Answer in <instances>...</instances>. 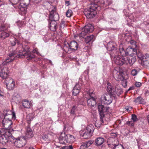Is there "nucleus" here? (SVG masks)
<instances>
[{"label": "nucleus", "instance_id": "nucleus-26", "mask_svg": "<svg viewBox=\"0 0 149 149\" xmlns=\"http://www.w3.org/2000/svg\"><path fill=\"white\" fill-rule=\"evenodd\" d=\"M11 83L9 84L8 82L6 81V84L7 88L8 89L11 90L14 88L15 85V81L13 80H11Z\"/></svg>", "mask_w": 149, "mask_h": 149}, {"label": "nucleus", "instance_id": "nucleus-20", "mask_svg": "<svg viewBox=\"0 0 149 149\" xmlns=\"http://www.w3.org/2000/svg\"><path fill=\"white\" fill-rule=\"evenodd\" d=\"M93 141L90 140L81 143V145L80 147V149H84L90 146L93 143Z\"/></svg>", "mask_w": 149, "mask_h": 149}, {"label": "nucleus", "instance_id": "nucleus-13", "mask_svg": "<svg viewBox=\"0 0 149 149\" xmlns=\"http://www.w3.org/2000/svg\"><path fill=\"white\" fill-rule=\"evenodd\" d=\"M2 123L4 127L2 129H3L4 131H6L8 130L11 132L13 131V129L12 128V122L11 120L3 119L2 120Z\"/></svg>", "mask_w": 149, "mask_h": 149}, {"label": "nucleus", "instance_id": "nucleus-55", "mask_svg": "<svg viewBox=\"0 0 149 149\" xmlns=\"http://www.w3.org/2000/svg\"><path fill=\"white\" fill-rule=\"evenodd\" d=\"M4 28L5 26L3 25H2L0 28V29L1 31H4V30H5V29H4Z\"/></svg>", "mask_w": 149, "mask_h": 149}, {"label": "nucleus", "instance_id": "nucleus-52", "mask_svg": "<svg viewBox=\"0 0 149 149\" xmlns=\"http://www.w3.org/2000/svg\"><path fill=\"white\" fill-rule=\"evenodd\" d=\"M5 4L6 3L4 1L0 0V7Z\"/></svg>", "mask_w": 149, "mask_h": 149}, {"label": "nucleus", "instance_id": "nucleus-58", "mask_svg": "<svg viewBox=\"0 0 149 149\" xmlns=\"http://www.w3.org/2000/svg\"><path fill=\"white\" fill-rule=\"evenodd\" d=\"M123 92L121 89H120L119 90V93H117V94L118 95H120Z\"/></svg>", "mask_w": 149, "mask_h": 149}, {"label": "nucleus", "instance_id": "nucleus-2", "mask_svg": "<svg viewBox=\"0 0 149 149\" xmlns=\"http://www.w3.org/2000/svg\"><path fill=\"white\" fill-rule=\"evenodd\" d=\"M0 134L1 136H0V142L4 145L9 141L12 142L14 140V138L12 136L11 132L7 130L6 131L3 129L0 130Z\"/></svg>", "mask_w": 149, "mask_h": 149}, {"label": "nucleus", "instance_id": "nucleus-47", "mask_svg": "<svg viewBox=\"0 0 149 149\" xmlns=\"http://www.w3.org/2000/svg\"><path fill=\"white\" fill-rule=\"evenodd\" d=\"M126 124L127 125H128L129 126H133L134 125V123L132 122V121H128V122H127L126 123Z\"/></svg>", "mask_w": 149, "mask_h": 149}, {"label": "nucleus", "instance_id": "nucleus-27", "mask_svg": "<svg viewBox=\"0 0 149 149\" xmlns=\"http://www.w3.org/2000/svg\"><path fill=\"white\" fill-rule=\"evenodd\" d=\"M12 100L17 104L19 103L21 100V97L18 94H15L12 97Z\"/></svg>", "mask_w": 149, "mask_h": 149}, {"label": "nucleus", "instance_id": "nucleus-59", "mask_svg": "<svg viewBox=\"0 0 149 149\" xmlns=\"http://www.w3.org/2000/svg\"><path fill=\"white\" fill-rule=\"evenodd\" d=\"M134 86H132L128 90V91H129L130 90H134Z\"/></svg>", "mask_w": 149, "mask_h": 149}, {"label": "nucleus", "instance_id": "nucleus-25", "mask_svg": "<svg viewBox=\"0 0 149 149\" xmlns=\"http://www.w3.org/2000/svg\"><path fill=\"white\" fill-rule=\"evenodd\" d=\"M56 21H51L50 23V29L52 31H55L57 28Z\"/></svg>", "mask_w": 149, "mask_h": 149}, {"label": "nucleus", "instance_id": "nucleus-6", "mask_svg": "<svg viewBox=\"0 0 149 149\" xmlns=\"http://www.w3.org/2000/svg\"><path fill=\"white\" fill-rule=\"evenodd\" d=\"M94 129V127L92 124L88 125L84 131L80 132V135L83 138L86 139L90 137Z\"/></svg>", "mask_w": 149, "mask_h": 149}, {"label": "nucleus", "instance_id": "nucleus-14", "mask_svg": "<svg viewBox=\"0 0 149 149\" xmlns=\"http://www.w3.org/2000/svg\"><path fill=\"white\" fill-rule=\"evenodd\" d=\"M93 29V26L91 24H88L82 29L81 34H83L84 36H85L87 33H89L92 32Z\"/></svg>", "mask_w": 149, "mask_h": 149}, {"label": "nucleus", "instance_id": "nucleus-10", "mask_svg": "<svg viewBox=\"0 0 149 149\" xmlns=\"http://www.w3.org/2000/svg\"><path fill=\"white\" fill-rule=\"evenodd\" d=\"M88 93L90 97V98L87 100V104L90 107H93L96 105V104L95 100L96 99L95 95L94 93L92 91H89Z\"/></svg>", "mask_w": 149, "mask_h": 149}, {"label": "nucleus", "instance_id": "nucleus-9", "mask_svg": "<svg viewBox=\"0 0 149 149\" xmlns=\"http://www.w3.org/2000/svg\"><path fill=\"white\" fill-rule=\"evenodd\" d=\"M121 56L116 55L114 57V61L117 65H122L124 64H127V61L126 58L124 56L121 54Z\"/></svg>", "mask_w": 149, "mask_h": 149}, {"label": "nucleus", "instance_id": "nucleus-63", "mask_svg": "<svg viewBox=\"0 0 149 149\" xmlns=\"http://www.w3.org/2000/svg\"><path fill=\"white\" fill-rule=\"evenodd\" d=\"M49 63H50L52 65H53V64H52V61H51V60H49Z\"/></svg>", "mask_w": 149, "mask_h": 149}, {"label": "nucleus", "instance_id": "nucleus-18", "mask_svg": "<svg viewBox=\"0 0 149 149\" xmlns=\"http://www.w3.org/2000/svg\"><path fill=\"white\" fill-rule=\"evenodd\" d=\"M137 56L140 60L143 61V62H144L149 60V55L147 54L143 55L141 53L139 52L138 53Z\"/></svg>", "mask_w": 149, "mask_h": 149}, {"label": "nucleus", "instance_id": "nucleus-45", "mask_svg": "<svg viewBox=\"0 0 149 149\" xmlns=\"http://www.w3.org/2000/svg\"><path fill=\"white\" fill-rule=\"evenodd\" d=\"M16 39L20 41V40L22 39V37L21 36V33H19L16 36Z\"/></svg>", "mask_w": 149, "mask_h": 149}, {"label": "nucleus", "instance_id": "nucleus-33", "mask_svg": "<svg viewBox=\"0 0 149 149\" xmlns=\"http://www.w3.org/2000/svg\"><path fill=\"white\" fill-rule=\"evenodd\" d=\"M34 117V115L33 113H29L26 116V119L28 123H29Z\"/></svg>", "mask_w": 149, "mask_h": 149}, {"label": "nucleus", "instance_id": "nucleus-41", "mask_svg": "<svg viewBox=\"0 0 149 149\" xmlns=\"http://www.w3.org/2000/svg\"><path fill=\"white\" fill-rule=\"evenodd\" d=\"M77 107H76L75 106H74L72 109L70 113L72 114H75L76 111L77 110Z\"/></svg>", "mask_w": 149, "mask_h": 149}, {"label": "nucleus", "instance_id": "nucleus-1", "mask_svg": "<svg viewBox=\"0 0 149 149\" xmlns=\"http://www.w3.org/2000/svg\"><path fill=\"white\" fill-rule=\"evenodd\" d=\"M34 57V55L29 51V47L26 46L23 50H19L18 53L16 50L10 52L9 57L3 63L2 65H0V68H2V66L7 65L9 62L18 58H25L27 60H29Z\"/></svg>", "mask_w": 149, "mask_h": 149}, {"label": "nucleus", "instance_id": "nucleus-8", "mask_svg": "<svg viewBox=\"0 0 149 149\" xmlns=\"http://www.w3.org/2000/svg\"><path fill=\"white\" fill-rule=\"evenodd\" d=\"M98 108L101 121H103V118L104 117L105 115L108 112L109 107L107 106L104 107L100 103H99L98 104Z\"/></svg>", "mask_w": 149, "mask_h": 149}, {"label": "nucleus", "instance_id": "nucleus-19", "mask_svg": "<svg viewBox=\"0 0 149 149\" xmlns=\"http://www.w3.org/2000/svg\"><path fill=\"white\" fill-rule=\"evenodd\" d=\"M115 140L117 141V139H114L112 137H110L108 139V142L109 143L108 144L109 147L115 149V147H116L117 145L115 144L113 142L114 141H115Z\"/></svg>", "mask_w": 149, "mask_h": 149}, {"label": "nucleus", "instance_id": "nucleus-51", "mask_svg": "<svg viewBox=\"0 0 149 149\" xmlns=\"http://www.w3.org/2000/svg\"><path fill=\"white\" fill-rule=\"evenodd\" d=\"M130 43L132 45H134V47L135 46V47H136V45L135 42L133 40H131V41H130Z\"/></svg>", "mask_w": 149, "mask_h": 149}, {"label": "nucleus", "instance_id": "nucleus-24", "mask_svg": "<svg viewBox=\"0 0 149 149\" xmlns=\"http://www.w3.org/2000/svg\"><path fill=\"white\" fill-rule=\"evenodd\" d=\"M80 87L79 84H76L73 89L72 93L74 95H77L79 92Z\"/></svg>", "mask_w": 149, "mask_h": 149}, {"label": "nucleus", "instance_id": "nucleus-57", "mask_svg": "<svg viewBox=\"0 0 149 149\" xmlns=\"http://www.w3.org/2000/svg\"><path fill=\"white\" fill-rule=\"evenodd\" d=\"M65 5L68 6L69 5H70V2L69 1H66L65 2Z\"/></svg>", "mask_w": 149, "mask_h": 149}, {"label": "nucleus", "instance_id": "nucleus-15", "mask_svg": "<svg viewBox=\"0 0 149 149\" xmlns=\"http://www.w3.org/2000/svg\"><path fill=\"white\" fill-rule=\"evenodd\" d=\"M9 73L8 67L6 66H4L3 69L1 70L0 76L3 79H5L6 80L8 78Z\"/></svg>", "mask_w": 149, "mask_h": 149}, {"label": "nucleus", "instance_id": "nucleus-36", "mask_svg": "<svg viewBox=\"0 0 149 149\" xmlns=\"http://www.w3.org/2000/svg\"><path fill=\"white\" fill-rule=\"evenodd\" d=\"M142 98L141 97H139L136 98L134 100V102L137 104H140L142 102Z\"/></svg>", "mask_w": 149, "mask_h": 149}, {"label": "nucleus", "instance_id": "nucleus-43", "mask_svg": "<svg viewBox=\"0 0 149 149\" xmlns=\"http://www.w3.org/2000/svg\"><path fill=\"white\" fill-rule=\"evenodd\" d=\"M143 65L147 68H149V59L144 62H143Z\"/></svg>", "mask_w": 149, "mask_h": 149}, {"label": "nucleus", "instance_id": "nucleus-61", "mask_svg": "<svg viewBox=\"0 0 149 149\" xmlns=\"http://www.w3.org/2000/svg\"><path fill=\"white\" fill-rule=\"evenodd\" d=\"M3 93L0 90V96L3 97Z\"/></svg>", "mask_w": 149, "mask_h": 149}, {"label": "nucleus", "instance_id": "nucleus-37", "mask_svg": "<svg viewBox=\"0 0 149 149\" xmlns=\"http://www.w3.org/2000/svg\"><path fill=\"white\" fill-rule=\"evenodd\" d=\"M42 138L43 140L46 141H49L50 140V139L47 135L45 134H43L42 135Z\"/></svg>", "mask_w": 149, "mask_h": 149}, {"label": "nucleus", "instance_id": "nucleus-12", "mask_svg": "<svg viewBox=\"0 0 149 149\" xmlns=\"http://www.w3.org/2000/svg\"><path fill=\"white\" fill-rule=\"evenodd\" d=\"M113 100V98L112 95L109 94L103 95L101 98L102 103L107 105L111 103Z\"/></svg>", "mask_w": 149, "mask_h": 149}, {"label": "nucleus", "instance_id": "nucleus-49", "mask_svg": "<svg viewBox=\"0 0 149 149\" xmlns=\"http://www.w3.org/2000/svg\"><path fill=\"white\" fill-rule=\"evenodd\" d=\"M13 80V79L11 78L10 77H8L5 80V83L6 84V81L8 82V83H9V84L11 83V82H10V80Z\"/></svg>", "mask_w": 149, "mask_h": 149}, {"label": "nucleus", "instance_id": "nucleus-54", "mask_svg": "<svg viewBox=\"0 0 149 149\" xmlns=\"http://www.w3.org/2000/svg\"><path fill=\"white\" fill-rule=\"evenodd\" d=\"M90 1L93 2H94V3H96L97 2H98L99 1V0H89Z\"/></svg>", "mask_w": 149, "mask_h": 149}, {"label": "nucleus", "instance_id": "nucleus-28", "mask_svg": "<svg viewBox=\"0 0 149 149\" xmlns=\"http://www.w3.org/2000/svg\"><path fill=\"white\" fill-rule=\"evenodd\" d=\"M9 35V33H7L4 31H0V38L1 40H3L6 38L8 37Z\"/></svg>", "mask_w": 149, "mask_h": 149}, {"label": "nucleus", "instance_id": "nucleus-40", "mask_svg": "<svg viewBox=\"0 0 149 149\" xmlns=\"http://www.w3.org/2000/svg\"><path fill=\"white\" fill-rule=\"evenodd\" d=\"M16 43H18L19 41L18 40L15 38L14 40L11 42V45L12 46H14L16 44Z\"/></svg>", "mask_w": 149, "mask_h": 149}, {"label": "nucleus", "instance_id": "nucleus-32", "mask_svg": "<svg viewBox=\"0 0 149 149\" xmlns=\"http://www.w3.org/2000/svg\"><path fill=\"white\" fill-rule=\"evenodd\" d=\"M107 49L109 51H112L116 49V47L112 43H109L108 44Z\"/></svg>", "mask_w": 149, "mask_h": 149}, {"label": "nucleus", "instance_id": "nucleus-7", "mask_svg": "<svg viewBox=\"0 0 149 149\" xmlns=\"http://www.w3.org/2000/svg\"><path fill=\"white\" fill-rule=\"evenodd\" d=\"M3 118L8 120H11L12 119L15 118V114L9 110H4L2 113H0V120Z\"/></svg>", "mask_w": 149, "mask_h": 149}, {"label": "nucleus", "instance_id": "nucleus-16", "mask_svg": "<svg viewBox=\"0 0 149 149\" xmlns=\"http://www.w3.org/2000/svg\"><path fill=\"white\" fill-rule=\"evenodd\" d=\"M59 16L56 12L55 9L52 10L50 12L49 19L51 21H57L59 20Z\"/></svg>", "mask_w": 149, "mask_h": 149}, {"label": "nucleus", "instance_id": "nucleus-3", "mask_svg": "<svg viewBox=\"0 0 149 149\" xmlns=\"http://www.w3.org/2000/svg\"><path fill=\"white\" fill-rule=\"evenodd\" d=\"M97 8L99 10L100 7L96 3H91V6L88 8L84 10V13L87 18L88 19L93 18L95 17L96 14V10Z\"/></svg>", "mask_w": 149, "mask_h": 149}, {"label": "nucleus", "instance_id": "nucleus-23", "mask_svg": "<svg viewBox=\"0 0 149 149\" xmlns=\"http://www.w3.org/2000/svg\"><path fill=\"white\" fill-rule=\"evenodd\" d=\"M136 56H129V57L126 58V60L127 61V64L129 63L130 65H132L136 61Z\"/></svg>", "mask_w": 149, "mask_h": 149}, {"label": "nucleus", "instance_id": "nucleus-17", "mask_svg": "<svg viewBox=\"0 0 149 149\" xmlns=\"http://www.w3.org/2000/svg\"><path fill=\"white\" fill-rule=\"evenodd\" d=\"M67 134H66L64 132H62L58 138L59 143L62 144L67 143V139L68 138Z\"/></svg>", "mask_w": 149, "mask_h": 149}, {"label": "nucleus", "instance_id": "nucleus-5", "mask_svg": "<svg viewBox=\"0 0 149 149\" xmlns=\"http://www.w3.org/2000/svg\"><path fill=\"white\" fill-rule=\"evenodd\" d=\"M120 54L123 56L128 55L129 56H137V50L136 49L130 47L128 48L125 51L123 48L122 45L120 46Z\"/></svg>", "mask_w": 149, "mask_h": 149}, {"label": "nucleus", "instance_id": "nucleus-60", "mask_svg": "<svg viewBox=\"0 0 149 149\" xmlns=\"http://www.w3.org/2000/svg\"><path fill=\"white\" fill-rule=\"evenodd\" d=\"M68 149H73L72 146V145H70L68 147Z\"/></svg>", "mask_w": 149, "mask_h": 149}, {"label": "nucleus", "instance_id": "nucleus-30", "mask_svg": "<svg viewBox=\"0 0 149 149\" xmlns=\"http://www.w3.org/2000/svg\"><path fill=\"white\" fill-rule=\"evenodd\" d=\"M104 139L103 138L99 137L97 138L95 141L96 143L97 146H100L104 142Z\"/></svg>", "mask_w": 149, "mask_h": 149}, {"label": "nucleus", "instance_id": "nucleus-38", "mask_svg": "<svg viewBox=\"0 0 149 149\" xmlns=\"http://www.w3.org/2000/svg\"><path fill=\"white\" fill-rule=\"evenodd\" d=\"M103 4L105 5L106 6L109 5H110L112 3L111 0H104L103 2Z\"/></svg>", "mask_w": 149, "mask_h": 149}, {"label": "nucleus", "instance_id": "nucleus-48", "mask_svg": "<svg viewBox=\"0 0 149 149\" xmlns=\"http://www.w3.org/2000/svg\"><path fill=\"white\" fill-rule=\"evenodd\" d=\"M17 24L19 26L21 27L23 25L24 22H23L19 21L18 22Z\"/></svg>", "mask_w": 149, "mask_h": 149}, {"label": "nucleus", "instance_id": "nucleus-4", "mask_svg": "<svg viewBox=\"0 0 149 149\" xmlns=\"http://www.w3.org/2000/svg\"><path fill=\"white\" fill-rule=\"evenodd\" d=\"M78 47V44L75 41L71 42L70 44L65 41L64 43L63 49L65 52L70 54L72 51L77 50Z\"/></svg>", "mask_w": 149, "mask_h": 149}, {"label": "nucleus", "instance_id": "nucleus-56", "mask_svg": "<svg viewBox=\"0 0 149 149\" xmlns=\"http://www.w3.org/2000/svg\"><path fill=\"white\" fill-rule=\"evenodd\" d=\"M37 51H38V50H37V49H36V48L34 49L33 51V53H36V54H38V52Z\"/></svg>", "mask_w": 149, "mask_h": 149}, {"label": "nucleus", "instance_id": "nucleus-21", "mask_svg": "<svg viewBox=\"0 0 149 149\" xmlns=\"http://www.w3.org/2000/svg\"><path fill=\"white\" fill-rule=\"evenodd\" d=\"M33 136V132L30 127H27L26 129L25 133V138H30L32 137Z\"/></svg>", "mask_w": 149, "mask_h": 149}, {"label": "nucleus", "instance_id": "nucleus-64", "mask_svg": "<svg viewBox=\"0 0 149 149\" xmlns=\"http://www.w3.org/2000/svg\"><path fill=\"white\" fill-rule=\"evenodd\" d=\"M29 149H35L33 147H29Z\"/></svg>", "mask_w": 149, "mask_h": 149}, {"label": "nucleus", "instance_id": "nucleus-29", "mask_svg": "<svg viewBox=\"0 0 149 149\" xmlns=\"http://www.w3.org/2000/svg\"><path fill=\"white\" fill-rule=\"evenodd\" d=\"M67 136L68 138L66 141L67 143H72L74 141L75 138L73 136L68 134H67Z\"/></svg>", "mask_w": 149, "mask_h": 149}, {"label": "nucleus", "instance_id": "nucleus-50", "mask_svg": "<svg viewBox=\"0 0 149 149\" xmlns=\"http://www.w3.org/2000/svg\"><path fill=\"white\" fill-rule=\"evenodd\" d=\"M122 85L125 88L127 86V82L125 81H123L122 82Z\"/></svg>", "mask_w": 149, "mask_h": 149}, {"label": "nucleus", "instance_id": "nucleus-62", "mask_svg": "<svg viewBox=\"0 0 149 149\" xmlns=\"http://www.w3.org/2000/svg\"><path fill=\"white\" fill-rule=\"evenodd\" d=\"M146 119L148 121H149V115H148L146 117Z\"/></svg>", "mask_w": 149, "mask_h": 149}, {"label": "nucleus", "instance_id": "nucleus-35", "mask_svg": "<svg viewBox=\"0 0 149 149\" xmlns=\"http://www.w3.org/2000/svg\"><path fill=\"white\" fill-rule=\"evenodd\" d=\"M139 72V69H133L131 71V74L133 76H136L137 75Z\"/></svg>", "mask_w": 149, "mask_h": 149}, {"label": "nucleus", "instance_id": "nucleus-31", "mask_svg": "<svg viewBox=\"0 0 149 149\" xmlns=\"http://www.w3.org/2000/svg\"><path fill=\"white\" fill-rule=\"evenodd\" d=\"M94 36L91 35L87 36L85 38V42L86 43H88L90 42H92L94 40L93 39Z\"/></svg>", "mask_w": 149, "mask_h": 149}, {"label": "nucleus", "instance_id": "nucleus-42", "mask_svg": "<svg viewBox=\"0 0 149 149\" xmlns=\"http://www.w3.org/2000/svg\"><path fill=\"white\" fill-rule=\"evenodd\" d=\"M132 119L133 120L134 122L137 121L138 120L135 114L132 115Z\"/></svg>", "mask_w": 149, "mask_h": 149}, {"label": "nucleus", "instance_id": "nucleus-46", "mask_svg": "<svg viewBox=\"0 0 149 149\" xmlns=\"http://www.w3.org/2000/svg\"><path fill=\"white\" fill-rule=\"evenodd\" d=\"M135 86L137 87H139L142 85V84L139 82H136L135 83Z\"/></svg>", "mask_w": 149, "mask_h": 149}, {"label": "nucleus", "instance_id": "nucleus-22", "mask_svg": "<svg viewBox=\"0 0 149 149\" xmlns=\"http://www.w3.org/2000/svg\"><path fill=\"white\" fill-rule=\"evenodd\" d=\"M22 106L24 108L28 109L30 108L32 105V103L31 101H29L26 99L22 100Z\"/></svg>", "mask_w": 149, "mask_h": 149}, {"label": "nucleus", "instance_id": "nucleus-44", "mask_svg": "<svg viewBox=\"0 0 149 149\" xmlns=\"http://www.w3.org/2000/svg\"><path fill=\"white\" fill-rule=\"evenodd\" d=\"M115 149H124V148L123 145L118 144L115 147Z\"/></svg>", "mask_w": 149, "mask_h": 149}, {"label": "nucleus", "instance_id": "nucleus-53", "mask_svg": "<svg viewBox=\"0 0 149 149\" xmlns=\"http://www.w3.org/2000/svg\"><path fill=\"white\" fill-rule=\"evenodd\" d=\"M114 77H115V79H116V80L119 81V79H120V76H118V77H117V75L115 74L114 76Z\"/></svg>", "mask_w": 149, "mask_h": 149}, {"label": "nucleus", "instance_id": "nucleus-34", "mask_svg": "<svg viewBox=\"0 0 149 149\" xmlns=\"http://www.w3.org/2000/svg\"><path fill=\"white\" fill-rule=\"evenodd\" d=\"M107 91L110 93H111L112 90L113 88V86L111 85V84L109 83H108L107 85Z\"/></svg>", "mask_w": 149, "mask_h": 149}, {"label": "nucleus", "instance_id": "nucleus-39", "mask_svg": "<svg viewBox=\"0 0 149 149\" xmlns=\"http://www.w3.org/2000/svg\"><path fill=\"white\" fill-rule=\"evenodd\" d=\"M72 13L71 10H68L66 13V15L68 17H70L72 15Z\"/></svg>", "mask_w": 149, "mask_h": 149}, {"label": "nucleus", "instance_id": "nucleus-11", "mask_svg": "<svg viewBox=\"0 0 149 149\" xmlns=\"http://www.w3.org/2000/svg\"><path fill=\"white\" fill-rule=\"evenodd\" d=\"M26 140L24 137H19L15 139L13 142L14 146L17 148H21L24 146L26 143Z\"/></svg>", "mask_w": 149, "mask_h": 149}]
</instances>
